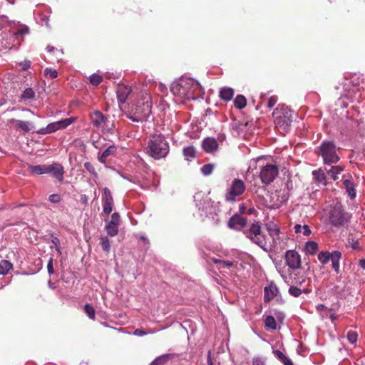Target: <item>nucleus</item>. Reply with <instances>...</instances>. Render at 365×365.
Segmentation results:
<instances>
[{"mask_svg": "<svg viewBox=\"0 0 365 365\" xmlns=\"http://www.w3.org/2000/svg\"><path fill=\"white\" fill-rule=\"evenodd\" d=\"M29 33V28L27 26H24V28L18 30L14 33L15 36H23Z\"/></svg>", "mask_w": 365, "mask_h": 365, "instance_id": "bf43d9fd", "label": "nucleus"}, {"mask_svg": "<svg viewBox=\"0 0 365 365\" xmlns=\"http://www.w3.org/2000/svg\"><path fill=\"white\" fill-rule=\"evenodd\" d=\"M53 261V257H50V259L48 262V264H47V269H48V272L50 275H51L54 273Z\"/></svg>", "mask_w": 365, "mask_h": 365, "instance_id": "4d7b16f0", "label": "nucleus"}, {"mask_svg": "<svg viewBox=\"0 0 365 365\" xmlns=\"http://www.w3.org/2000/svg\"><path fill=\"white\" fill-rule=\"evenodd\" d=\"M281 361L284 364V365H293L292 361L287 356H285L284 359Z\"/></svg>", "mask_w": 365, "mask_h": 365, "instance_id": "338daca9", "label": "nucleus"}, {"mask_svg": "<svg viewBox=\"0 0 365 365\" xmlns=\"http://www.w3.org/2000/svg\"><path fill=\"white\" fill-rule=\"evenodd\" d=\"M12 264L7 260L0 262V274H6L11 268Z\"/></svg>", "mask_w": 365, "mask_h": 365, "instance_id": "7c9ffc66", "label": "nucleus"}, {"mask_svg": "<svg viewBox=\"0 0 365 365\" xmlns=\"http://www.w3.org/2000/svg\"><path fill=\"white\" fill-rule=\"evenodd\" d=\"M103 133H113L114 131V123L113 121H110L108 118L106 120L105 124L101 128Z\"/></svg>", "mask_w": 365, "mask_h": 365, "instance_id": "c9c22d12", "label": "nucleus"}, {"mask_svg": "<svg viewBox=\"0 0 365 365\" xmlns=\"http://www.w3.org/2000/svg\"><path fill=\"white\" fill-rule=\"evenodd\" d=\"M201 86L192 78L181 77L173 81L170 86L172 93L181 99H196L201 92Z\"/></svg>", "mask_w": 365, "mask_h": 365, "instance_id": "f257e3e1", "label": "nucleus"}, {"mask_svg": "<svg viewBox=\"0 0 365 365\" xmlns=\"http://www.w3.org/2000/svg\"><path fill=\"white\" fill-rule=\"evenodd\" d=\"M267 230L269 235L272 237L273 241L275 242V237L279 233V228L274 224L267 225Z\"/></svg>", "mask_w": 365, "mask_h": 365, "instance_id": "72a5a7b5", "label": "nucleus"}, {"mask_svg": "<svg viewBox=\"0 0 365 365\" xmlns=\"http://www.w3.org/2000/svg\"><path fill=\"white\" fill-rule=\"evenodd\" d=\"M346 338L351 344H354L356 342L358 336L355 331H349L346 335Z\"/></svg>", "mask_w": 365, "mask_h": 365, "instance_id": "8fccbe9b", "label": "nucleus"}, {"mask_svg": "<svg viewBox=\"0 0 365 365\" xmlns=\"http://www.w3.org/2000/svg\"><path fill=\"white\" fill-rule=\"evenodd\" d=\"M285 260L287 265L292 269H299L301 266V257L299 253L293 250H288L285 254Z\"/></svg>", "mask_w": 365, "mask_h": 365, "instance_id": "9b49d317", "label": "nucleus"}, {"mask_svg": "<svg viewBox=\"0 0 365 365\" xmlns=\"http://www.w3.org/2000/svg\"><path fill=\"white\" fill-rule=\"evenodd\" d=\"M344 170V168L340 165H333L329 169L325 168V171L328 175L331 177L333 180L339 179V175Z\"/></svg>", "mask_w": 365, "mask_h": 365, "instance_id": "aec40b11", "label": "nucleus"}, {"mask_svg": "<svg viewBox=\"0 0 365 365\" xmlns=\"http://www.w3.org/2000/svg\"><path fill=\"white\" fill-rule=\"evenodd\" d=\"M343 184H344L350 198L351 199L355 198L356 197V192L354 190V186L353 182L348 179H345L343 182Z\"/></svg>", "mask_w": 365, "mask_h": 365, "instance_id": "a878e982", "label": "nucleus"}, {"mask_svg": "<svg viewBox=\"0 0 365 365\" xmlns=\"http://www.w3.org/2000/svg\"><path fill=\"white\" fill-rule=\"evenodd\" d=\"M294 232L296 233L302 232V234L305 236H308L311 234V230H310L309 226L307 225H296L294 226Z\"/></svg>", "mask_w": 365, "mask_h": 365, "instance_id": "2f4dec72", "label": "nucleus"}, {"mask_svg": "<svg viewBox=\"0 0 365 365\" xmlns=\"http://www.w3.org/2000/svg\"><path fill=\"white\" fill-rule=\"evenodd\" d=\"M84 168L86 169L88 172H89L94 178H98V174L96 171V169L93 164L90 162H86L83 165Z\"/></svg>", "mask_w": 365, "mask_h": 365, "instance_id": "37998d69", "label": "nucleus"}, {"mask_svg": "<svg viewBox=\"0 0 365 365\" xmlns=\"http://www.w3.org/2000/svg\"><path fill=\"white\" fill-rule=\"evenodd\" d=\"M235 108L242 109L247 106V99L243 95H237L234 100Z\"/></svg>", "mask_w": 365, "mask_h": 365, "instance_id": "cd10ccee", "label": "nucleus"}, {"mask_svg": "<svg viewBox=\"0 0 365 365\" xmlns=\"http://www.w3.org/2000/svg\"><path fill=\"white\" fill-rule=\"evenodd\" d=\"M170 358V354H165L156 358L150 365H163Z\"/></svg>", "mask_w": 365, "mask_h": 365, "instance_id": "e433bc0d", "label": "nucleus"}, {"mask_svg": "<svg viewBox=\"0 0 365 365\" xmlns=\"http://www.w3.org/2000/svg\"><path fill=\"white\" fill-rule=\"evenodd\" d=\"M247 221L245 217L239 215H233L228 222V226L230 228L240 230L246 225Z\"/></svg>", "mask_w": 365, "mask_h": 365, "instance_id": "f8f14e48", "label": "nucleus"}, {"mask_svg": "<svg viewBox=\"0 0 365 365\" xmlns=\"http://www.w3.org/2000/svg\"><path fill=\"white\" fill-rule=\"evenodd\" d=\"M235 91L230 87H222L220 90V98L224 101H230L232 99Z\"/></svg>", "mask_w": 365, "mask_h": 365, "instance_id": "6ab92c4d", "label": "nucleus"}, {"mask_svg": "<svg viewBox=\"0 0 365 365\" xmlns=\"http://www.w3.org/2000/svg\"><path fill=\"white\" fill-rule=\"evenodd\" d=\"M50 173H52L53 177L58 180L61 181L63 178V169L61 165L58 163H53L48 165Z\"/></svg>", "mask_w": 365, "mask_h": 365, "instance_id": "a211bd4d", "label": "nucleus"}, {"mask_svg": "<svg viewBox=\"0 0 365 365\" xmlns=\"http://www.w3.org/2000/svg\"><path fill=\"white\" fill-rule=\"evenodd\" d=\"M202 148L206 153H212L218 149V143L214 138H206L202 143Z\"/></svg>", "mask_w": 365, "mask_h": 365, "instance_id": "ddd939ff", "label": "nucleus"}, {"mask_svg": "<svg viewBox=\"0 0 365 365\" xmlns=\"http://www.w3.org/2000/svg\"><path fill=\"white\" fill-rule=\"evenodd\" d=\"M264 323H265V327L267 328H269L272 329H276V328H277V324H276L275 319L271 315L267 316L266 317Z\"/></svg>", "mask_w": 365, "mask_h": 365, "instance_id": "ea45409f", "label": "nucleus"}, {"mask_svg": "<svg viewBox=\"0 0 365 365\" xmlns=\"http://www.w3.org/2000/svg\"><path fill=\"white\" fill-rule=\"evenodd\" d=\"M253 365H264V362L262 359L259 358L254 359L252 361Z\"/></svg>", "mask_w": 365, "mask_h": 365, "instance_id": "0e129e2a", "label": "nucleus"}, {"mask_svg": "<svg viewBox=\"0 0 365 365\" xmlns=\"http://www.w3.org/2000/svg\"><path fill=\"white\" fill-rule=\"evenodd\" d=\"M275 356L280 361L283 360L286 356L282 351L276 350L274 351Z\"/></svg>", "mask_w": 365, "mask_h": 365, "instance_id": "e2e57ef3", "label": "nucleus"}, {"mask_svg": "<svg viewBox=\"0 0 365 365\" xmlns=\"http://www.w3.org/2000/svg\"><path fill=\"white\" fill-rule=\"evenodd\" d=\"M278 289L275 286H269L264 288V301L269 302L277 296Z\"/></svg>", "mask_w": 365, "mask_h": 365, "instance_id": "b1692460", "label": "nucleus"}, {"mask_svg": "<svg viewBox=\"0 0 365 365\" xmlns=\"http://www.w3.org/2000/svg\"><path fill=\"white\" fill-rule=\"evenodd\" d=\"M131 93V88L128 86L119 85L117 88V98L120 103H124L128 95Z\"/></svg>", "mask_w": 365, "mask_h": 365, "instance_id": "4468645a", "label": "nucleus"}, {"mask_svg": "<svg viewBox=\"0 0 365 365\" xmlns=\"http://www.w3.org/2000/svg\"><path fill=\"white\" fill-rule=\"evenodd\" d=\"M117 152V148L114 145L108 146L101 155L98 156V160L103 164L106 163V159L110 156H113Z\"/></svg>", "mask_w": 365, "mask_h": 365, "instance_id": "f3484780", "label": "nucleus"}, {"mask_svg": "<svg viewBox=\"0 0 365 365\" xmlns=\"http://www.w3.org/2000/svg\"><path fill=\"white\" fill-rule=\"evenodd\" d=\"M199 210H201L202 212H204L206 216L213 213V209L211 206V202L207 199L204 200V205L202 207L199 206Z\"/></svg>", "mask_w": 365, "mask_h": 365, "instance_id": "f704fd0d", "label": "nucleus"}, {"mask_svg": "<svg viewBox=\"0 0 365 365\" xmlns=\"http://www.w3.org/2000/svg\"><path fill=\"white\" fill-rule=\"evenodd\" d=\"M349 215L344 210L341 203H336L329 213V220L331 225L334 227L343 226L348 220Z\"/></svg>", "mask_w": 365, "mask_h": 365, "instance_id": "39448f33", "label": "nucleus"}, {"mask_svg": "<svg viewBox=\"0 0 365 365\" xmlns=\"http://www.w3.org/2000/svg\"><path fill=\"white\" fill-rule=\"evenodd\" d=\"M102 76L96 73H93L89 77L90 83L95 86H98L102 82Z\"/></svg>", "mask_w": 365, "mask_h": 365, "instance_id": "a19ab883", "label": "nucleus"}, {"mask_svg": "<svg viewBox=\"0 0 365 365\" xmlns=\"http://www.w3.org/2000/svg\"><path fill=\"white\" fill-rule=\"evenodd\" d=\"M9 123H15L14 128L16 130H21L24 133H28L31 129V125L32 123L29 121H24L21 120H16L14 118H11L9 120Z\"/></svg>", "mask_w": 365, "mask_h": 365, "instance_id": "dca6fc26", "label": "nucleus"}, {"mask_svg": "<svg viewBox=\"0 0 365 365\" xmlns=\"http://www.w3.org/2000/svg\"><path fill=\"white\" fill-rule=\"evenodd\" d=\"M44 75L47 77L54 79L58 76V72L55 69L46 68L44 70Z\"/></svg>", "mask_w": 365, "mask_h": 365, "instance_id": "09e8293b", "label": "nucleus"}, {"mask_svg": "<svg viewBox=\"0 0 365 365\" xmlns=\"http://www.w3.org/2000/svg\"><path fill=\"white\" fill-rule=\"evenodd\" d=\"M61 197L58 194H52L49 196V200L53 203H58L61 201Z\"/></svg>", "mask_w": 365, "mask_h": 365, "instance_id": "13d9d810", "label": "nucleus"}, {"mask_svg": "<svg viewBox=\"0 0 365 365\" xmlns=\"http://www.w3.org/2000/svg\"><path fill=\"white\" fill-rule=\"evenodd\" d=\"M183 155L185 160L190 161L196 157V150L193 146L183 148Z\"/></svg>", "mask_w": 365, "mask_h": 365, "instance_id": "bb28decb", "label": "nucleus"}, {"mask_svg": "<svg viewBox=\"0 0 365 365\" xmlns=\"http://www.w3.org/2000/svg\"><path fill=\"white\" fill-rule=\"evenodd\" d=\"M338 150L333 141L324 140L319 147L318 154L322 156L325 165H331L337 163L340 160Z\"/></svg>", "mask_w": 365, "mask_h": 365, "instance_id": "20e7f679", "label": "nucleus"}, {"mask_svg": "<svg viewBox=\"0 0 365 365\" xmlns=\"http://www.w3.org/2000/svg\"><path fill=\"white\" fill-rule=\"evenodd\" d=\"M359 266L365 270V259H360L359 262Z\"/></svg>", "mask_w": 365, "mask_h": 365, "instance_id": "774afa93", "label": "nucleus"}, {"mask_svg": "<svg viewBox=\"0 0 365 365\" xmlns=\"http://www.w3.org/2000/svg\"><path fill=\"white\" fill-rule=\"evenodd\" d=\"M30 171L36 175L50 173V169L47 165H38L29 166Z\"/></svg>", "mask_w": 365, "mask_h": 365, "instance_id": "5701e85b", "label": "nucleus"}, {"mask_svg": "<svg viewBox=\"0 0 365 365\" xmlns=\"http://www.w3.org/2000/svg\"><path fill=\"white\" fill-rule=\"evenodd\" d=\"M151 107L152 103L150 94L143 93L135 104V114H139L141 115V118L147 120L151 114Z\"/></svg>", "mask_w": 365, "mask_h": 365, "instance_id": "0eeeda50", "label": "nucleus"}, {"mask_svg": "<svg viewBox=\"0 0 365 365\" xmlns=\"http://www.w3.org/2000/svg\"><path fill=\"white\" fill-rule=\"evenodd\" d=\"M294 279L295 281V284L299 285H302L306 282V277L304 276L300 277L299 273L294 274Z\"/></svg>", "mask_w": 365, "mask_h": 365, "instance_id": "5fc2aeb1", "label": "nucleus"}, {"mask_svg": "<svg viewBox=\"0 0 365 365\" xmlns=\"http://www.w3.org/2000/svg\"><path fill=\"white\" fill-rule=\"evenodd\" d=\"M170 151L168 142L161 135H153L148 142L147 153L155 160L165 158Z\"/></svg>", "mask_w": 365, "mask_h": 365, "instance_id": "f03ea898", "label": "nucleus"}, {"mask_svg": "<svg viewBox=\"0 0 365 365\" xmlns=\"http://www.w3.org/2000/svg\"><path fill=\"white\" fill-rule=\"evenodd\" d=\"M274 123L280 133H287L292 122V112L284 105H278L272 113Z\"/></svg>", "mask_w": 365, "mask_h": 365, "instance_id": "7ed1b4c3", "label": "nucleus"}, {"mask_svg": "<svg viewBox=\"0 0 365 365\" xmlns=\"http://www.w3.org/2000/svg\"><path fill=\"white\" fill-rule=\"evenodd\" d=\"M212 262L217 264L219 269H230L234 265V262L229 260H222L219 258H212Z\"/></svg>", "mask_w": 365, "mask_h": 365, "instance_id": "393cba45", "label": "nucleus"}, {"mask_svg": "<svg viewBox=\"0 0 365 365\" xmlns=\"http://www.w3.org/2000/svg\"><path fill=\"white\" fill-rule=\"evenodd\" d=\"M102 202H113V198L110 190L108 187H104L102 196Z\"/></svg>", "mask_w": 365, "mask_h": 365, "instance_id": "4c0bfd02", "label": "nucleus"}, {"mask_svg": "<svg viewBox=\"0 0 365 365\" xmlns=\"http://www.w3.org/2000/svg\"><path fill=\"white\" fill-rule=\"evenodd\" d=\"M134 334H135V335H136V336H142L145 335V334H146V333H145L144 331H143V330H141V329H135V330L134 331Z\"/></svg>", "mask_w": 365, "mask_h": 365, "instance_id": "69168bd1", "label": "nucleus"}, {"mask_svg": "<svg viewBox=\"0 0 365 365\" xmlns=\"http://www.w3.org/2000/svg\"><path fill=\"white\" fill-rule=\"evenodd\" d=\"M118 227L119 225L108 223L106 225V230L107 232V234L110 237H114L117 235L118 233Z\"/></svg>", "mask_w": 365, "mask_h": 365, "instance_id": "473e14b6", "label": "nucleus"}, {"mask_svg": "<svg viewBox=\"0 0 365 365\" xmlns=\"http://www.w3.org/2000/svg\"><path fill=\"white\" fill-rule=\"evenodd\" d=\"M21 68L24 71L27 70L31 66V61L29 60H25L23 62L19 63Z\"/></svg>", "mask_w": 365, "mask_h": 365, "instance_id": "052dcab7", "label": "nucleus"}, {"mask_svg": "<svg viewBox=\"0 0 365 365\" xmlns=\"http://www.w3.org/2000/svg\"><path fill=\"white\" fill-rule=\"evenodd\" d=\"M51 243L53 245L50 246V247L52 248L54 247L58 255H61L59 239L56 237H53V235H51Z\"/></svg>", "mask_w": 365, "mask_h": 365, "instance_id": "49530a36", "label": "nucleus"}, {"mask_svg": "<svg viewBox=\"0 0 365 365\" xmlns=\"http://www.w3.org/2000/svg\"><path fill=\"white\" fill-rule=\"evenodd\" d=\"M129 118L135 122L146 120L145 118H141V115H140L139 114H135V113H134V115L130 116Z\"/></svg>", "mask_w": 365, "mask_h": 365, "instance_id": "680f3d73", "label": "nucleus"}, {"mask_svg": "<svg viewBox=\"0 0 365 365\" xmlns=\"http://www.w3.org/2000/svg\"><path fill=\"white\" fill-rule=\"evenodd\" d=\"M245 190V185L242 180L234 179L227 188L225 198L227 202H235Z\"/></svg>", "mask_w": 365, "mask_h": 365, "instance_id": "6e6552de", "label": "nucleus"}, {"mask_svg": "<svg viewBox=\"0 0 365 365\" xmlns=\"http://www.w3.org/2000/svg\"><path fill=\"white\" fill-rule=\"evenodd\" d=\"M84 312H86L87 316L91 319H95L96 312H95V309H93V307L91 304H86L84 306Z\"/></svg>", "mask_w": 365, "mask_h": 365, "instance_id": "79ce46f5", "label": "nucleus"}, {"mask_svg": "<svg viewBox=\"0 0 365 365\" xmlns=\"http://www.w3.org/2000/svg\"><path fill=\"white\" fill-rule=\"evenodd\" d=\"M113 202H103V214L108 215L113 210Z\"/></svg>", "mask_w": 365, "mask_h": 365, "instance_id": "c03bdc74", "label": "nucleus"}, {"mask_svg": "<svg viewBox=\"0 0 365 365\" xmlns=\"http://www.w3.org/2000/svg\"><path fill=\"white\" fill-rule=\"evenodd\" d=\"M213 169H214V165L212 164H206V165H204L201 168V172L202 173V174L204 175L207 176V175H210L212 173Z\"/></svg>", "mask_w": 365, "mask_h": 365, "instance_id": "de8ad7c7", "label": "nucleus"}, {"mask_svg": "<svg viewBox=\"0 0 365 365\" xmlns=\"http://www.w3.org/2000/svg\"><path fill=\"white\" fill-rule=\"evenodd\" d=\"M245 234L252 242L257 245L264 250H267L266 248L265 238L261 233V227L258 222L252 223L249 229L245 231Z\"/></svg>", "mask_w": 365, "mask_h": 365, "instance_id": "423d86ee", "label": "nucleus"}, {"mask_svg": "<svg viewBox=\"0 0 365 365\" xmlns=\"http://www.w3.org/2000/svg\"><path fill=\"white\" fill-rule=\"evenodd\" d=\"M278 98L276 96H272L269 97L267 102V107L269 109H272L277 103Z\"/></svg>", "mask_w": 365, "mask_h": 365, "instance_id": "864d4df0", "label": "nucleus"}, {"mask_svg": "<svg viewBox=\"0 0 365 365\" xmlns=\"http://www.w3.org/2000/svg\"><path fill=\"white\" fill-rule=\"evenodd\" d=\"M289 293L294 297H298L302 293V291L296 286H291L289 289Z\"/></svg>", "mask_w": 365, "mask_h": 365, "instance_id": "603ef678", "label": "nucleus"}, {"mask_svg": "<svg viewBox=\"0 0 365 365\" xmlns=\"http://www.w3.org/2000/svg\"><path fill=\"white\" fill-rule=\"evenodd\" d=\"M58 130H59V128H58V123H57V121H56V122H53V123H49L45 128H42L38 129L36 131V133L38 134H41V135H46V134H48V133H52L56 132V131H57Z\"/></svg>", "mask_w": 365, "mask_h": 365, "instance_id": "4be33fe9", "label": "nucleus"}, {"mask_svg": "<svg viewBox=\"0 0 365 365\" xmlns=\"http://www.w3.org/2000/svg\"><path fill=\"white\" fill-rule=\"evenodd\" d=\"M101 245L102 247V249L108 252L110 251V241L108 239V237H102L101 238Z\"/></svg>", "mask_w": 365, "mask_h": 365, "instance_id": "a18cd8bd", "label": "nucleus"}, {"mask_svg": "<svg viewBox=\"0 0 365 365\" xmlns=\"http://www.w3.org/2000/svg\"><path fill=\"white\" fill-rule=\"evenodd\" d=\"M260 159H252L250 161L249 167L247 168V173H252V171L256 169L257 161Z\"/></svg>", "mask_w": 365, "mask_h": 365, "instance_id": "6e6d98bb", "label": "nucleus"}, {"mask_svg": "<svg viewBox=\"0 0 365 365\" xmlns=\"http://www.w3.org/2000/svg\"><path fill=\"white\" fill-rule=\"evenodd\" d=\"M113 225H120V217L118 212H114L111 215L110 220L108 222Z\"/></svg>", "mask_w": 365, "mask_h": 365, "instance_id": "3c124183", "label": "nucleus"}, {"mask_svg": "<svg viewBox=\"0 0 365 365\" xmlns=\"http://www.w3.org/2000/svg\"><path fill=\"white\" fill-rule=\"evenodd\" d=\"M107 118L99 110H96L91 114L92 123L97 128H101L105 124Z\"/></svg>", "mask_w": 365, "mask_h": 365, "instance_id": "2eb2a0df", "label": "nucleus"}, {"mask_svg": "<svg viewBox=\"0 0 365 365\" xmlns=\"http://www.w3.org/2000/svg\"><path fill=\"white\" fill-rule=\"evenodd\" d=\"M341 258V253L339 251L321 252L318 254V259L322 264L331 262L332 267L336 274L339 272V261Z\"/></svg>", "mask_w": 365, "mask_h": 365, "instance_id": "1a4fd4ad", "label": "nucleus"}, {"mask_svg": "<svg viewBox=\"0 0 365 365\" xmlns=\"http://www.w3.org/2000/svg\"><path fill=\"white\" fill-rule=\"evenodd\" d=\"M312 175L314 180L319 184H322L324 185H327V173L324 170L319 169L318 170L312 171Z\"/></svg>", "mask_w": 365, "mask_h": 365, "instance_id": "412c9836", "label": "nucleus"}, {"mask_svg": "<svg viewBox=\"0 0 365 365\" xmlns=\"http://www.w3.org/2000/svg\"><path fill=\"white\" fill-rule=\"evenodd\" d=\"M76 118L71 117L57 121L59 130L64 129L76 121Z\"/></svg>", "mask_w": 365, "mask_h": 365, "instance_id": "c756f323", "label": "nucleus"}, {"mask_svg": "<svg viewBox=\"0 0 365 365\" xmlns=\"http://www.w3.org/2000/svg\"><path fill=\"white\" fill-rule=\"evenodd\" d=\"M35 97V93L31 88H26L21 94V99L30 100Z\"/></svg>", "mask_w": 365, "mask_h": 365, "instance_id": "58836bf2", "label": "nucleus"}, {"mask_svg": "<svg viewBox=\"0 0 365 365\" xmlns=\"http://www.w3.org/2000/svg\"><path fill=\"white\" fill-rule=\"evenodd\" d=\"M318 249V244L314 241H309L305 245V252L308 255L314 254Z\"/></svg>", "mask_w": 365, "mask_h": 365, "instance_id": "c85d7f7f", "label": "nucleus"}, {"mask_svg": "<svg viewBox=\"0 0 365 365\" xmlns=\"http://www.w3.org/2000/svg\"><path fill=\"white\" fill-rule=\"evenodd\" d=\"M277 175L278 168L275 165L267 164L261 168L260 178L264 184L271 183Z\"/></svg>", "mask_w": 365, "mask_h": 365, "instance_id": "9d476101", "label": "nucleus"}]
</instances>
